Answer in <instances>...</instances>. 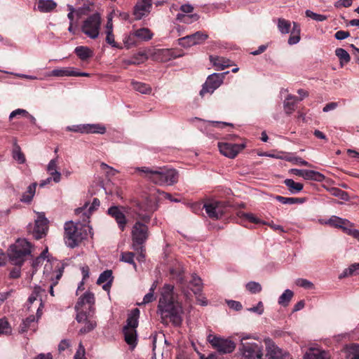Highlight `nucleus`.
I'll return each mask as SVG.
<instances>
[{"instance_id":"1","label":"nucleus","mask_w":359,"mask_h":359,"mask_svg":"<svg viewBox=\"0 0 359 359\" xmlns=\"http://www.w3.org/2000/svg\"><path fill=\"white\" fill-rule=\"evenodd\" d=\"M177 297L173 285L165 284L163 286L158 304V313L161 315L162 323L167 325L170 320L175 326L181 325L184 311Z\"/></svg>"},{"instance_id":"2","label":"nucleus","mask_w":359,"mask_h":359,"mask_svg":"<svg viewBox=\"0 0 359 359\" xmlns=\"http://www.w3.org/2000/svg\"><path fill=\"white\" fill-rule=\"evenodd\" d=\"M94 294L91 292H86L81 296L76 306L75 309L77 312L76 319L78 323H85V326L80 329L81 334L90 332L97 325L95 320L93 319L94 314Z\"/></svg>"},{"instance_id":"3","label":"nucleus","mask_w":359,"mask_h":359,"mask_svg":"<svg viewBox=\"0 0 359 359\" xmlns=\"http://www.w3.org/2000/svg\"><path fill=\"white\" fill-rule=\"evenodd\" d=\"M156 192L152 189L149 194L142 195L141 199L133 201L135 212L143 222L150 221V215L156 208Z\"/></svg>"},{"instance_id":"4","label":"nucleus","mask_w":359,"mask_h":359,"mask_svg":"<svg viewBox=\"0 0 359 359\" xmlns=\"http://www.w3.org/2000/svg\"><path fill=\"white\" fill-rule=\"evenodd\" d=\"M239 351L241 354V359H264L261 342L252 339L250 336L241 337Z\"/></svg>"},{"instance_id":"5","label":"nucleus","mask_w":359,"mask_h":359,"mask_svg":"<svg viewBox=\"0 0 359 359\" xmlns=\"http://www.w3.org/2000/svg\"><path fill=\"white\" fill-rule=\"evenodd\" d=\"M83 228L81 224H75L72 221L65 224L64 239L68 247L74 248L86 238V230H83Z\"/></svg>"},{"instance_id":"6","label":"nucleus","mask_w":359,"mask_h":359,"mask_svg":"<svg viewBox=\"0 0 359 359\" xmlns=\"http://www.w3.org/2000/svg\"><path fill=\"white\" fill-rule=\"evenodd\" d=\"M31 243L25 238L18 239L15 244L10 247L8 256L13 264L21 266L25 257L31 253Z\"/></svg>"},{"instance_id":"7","label":"nucleus","mask_w":359,"mask_h":359,"mask_svg":"<svg viewBox=\"0 0 359 359\" xmlns=\"http://www.w3.org/2000/svg\"><path fill=\"white\" fill-rule=\"evenodd\" d=\"M140 316V310L133 309L128 315L126 325L123 328L126 342L134 348L137 345V330L138 326V318Z\"/></svg>"},{"instance_id":"8","label":"nucleus","mask_w":359,"mask_h":359,"mask_svg":"<svg viewBox=\"0 0 359 359\" xmlns=\"http://www.w3.org/2000/svg\"><path fill=\"white\" fill-rule=\"evenodd\" d=\"M207 339L212 346L221 354L231 353L236 348V344L230 339L209 334Z\"/></svg>"},{"instance_id":"9","label":"nucleus","mask_w":359,"mask_h":359,"mask_svg":"<svg viewBox=\"0 0 359 359\" xmlns=\"http://www.w3.org/2000/svg\"><path fill=\"white\" fill-rule=\"evenodd\" d=\"M100 25V16L95 13L83 21L81 31L90 39H95L99 36Z\"/></svg>"},{"instance_id":"10","label":"nucleus","mask_w":359,"mask_h":359,"mask_svg":"<svg viewBox=\"0 0 359 359\" xmlns=\"http://www.w3.org/2000/svg\"><path fill=\"white\" fill-rule=\"evenodd\" d=\"M137 170L150 175H146L144 176L145 177H154L160 178L161 180H172L179 177L178 172L175 169L168 167L156 168L155 169L143 168L142 169L137 168Z\"/></svg>"},{"instance_id":"11","label":"nucleus","mask_w":359,"mask_h":359,"mask_svg":"<svg viewBox=\"0 0 359 359\" xmlns=\"http://www.w3.org/2000/svg\"><path fill=\"white\" fill-rule=\"evenodd\" d=\"M133 248L135 250H138V247L142 245L148 238V226L140 222H136L132 229Z\"/></svg>"},{"instance_id":"12","label":"nucleus","mask_w":359,"mask_h":359,"mask_svg":"<svg viewBox=\"0 0 359 359\" xmlns=\"http://www.w3.org/2000/svg\"><path fill=\"white\" fill-rule=\"evenodd\" d=\"M43 273L51 275L54 279L59 280L62 276L64 264L56 259H45Z\"/></svg>"},{"instance_id":"13","label":"nucleus","mask_w":359,"mask_h":359,"mask_svg":"<svg viewBox=\"0 0 359 359\" xmlns=\"http://www.w3.org/2000/svg\"><path fill=\"white\" fill-rule=\"evenodd\" d=\"M226 73L227 72L222 74L214 73L210 75L203 84L200 91V95L203 96L205 93H212L223 83L224 74Z\"/></svg>"},{"instance_id":"14","label":"nucleus","mask_w":359,"mask_h":359,"mask_svg":"<svg viewBox=\"0 0 359 359\" xmlns=\"http://www.w3.org/2000/svg\"><path fill=\"white\" fill-rule=\"evenodd\" d=\"M245 144H231L229 142H219L218 148L220 153L229 158H234L245 147Z\"/></svg>"},{"instance_id":"15","label":"nucleus","mask_w":359,"mask_h":359,"mask_svg":"<svg viewBox=\"0 0 359 359\" xmlns=\"http://www.w3.org/2000/svg\"><path fill=\"white\" fill-rule=\"evenodd\" d=\"M67 130L69 131L80 133H97L104 134L106 132V128L100 124H81L68 126Z\"/></svg>"},{"instance_id":"16","label":"nucleus","mask_w":359,"mask_h":359,"mask_svg":"<svg viewBox=\"0 0 359 359\" xmlns=\"http://www.w3.org/2000/svg\"><path fill=\"white\" fill-rule=\"evenodd\" d=\"M39 306L37 308V312H36V318L31 315L29 317H27L25 320H23L22 323L20 325V332L24 333L27 332L28 330H32L34 332L37 327V320L41 317V307L42 305V299L40 297L39 298Z\"/></svg>"},{"instance_id":"17","label":"nucleus","mask_w":359,"mask_h":359,"mask_svg":"<svg viewBox=\"0 0 359 359\" xmlns=\"http://www.w3.org/2000/svg\"><path fill=\"white\" fill-rule=\"evenodd\" d=\"M208 39V35L201 32L186 36L179 39V43L183 47H189L203 42Z\"/></svg>"},{"instance_id":"18","label":"nucleus","mask_w":359,"mask_h":359,"mask_svg":"<svg viewBox=\"0 0 359 359\" xmlns=\"http://www.w3.org/2000/svg\"><path fill=\"white\" fill-rule=\"evenodd\" d=\"M48 219L45 217L43 212L38 213L37 218L35 219V226L33 231L34 237L39 240L46 234L48 230Z\"/></svg>"},{"instance_id":"19","label":"nucleus","mask_w":359,"mask_h":359,"mask_svg":"<svg viewBox=\"0 0 359 359\" xmlns=\"http://www.w3.org/2000/svg\"><path fill=\"white\" fill-rule=\"evenodd\" d=\"M152 0H137L134 8L133 15L136 20H140L147 15L151 8Z\"/></svg>"},{"instance_id":"20","label":"nucleus","mask_w":359,"mask_h":359,"mask_svg":"<svg viewBox=\"0 0 359 359\" xmlns=\"http://www.w3.org/2000/svg\"><path fill=\"white\" fill-rule=\"evenodd\" d=\"M264 342L267 351L265 356L266 359H283L285 354L283 350L279 348L271 339H265Z\"/></svg>"},{"instance_id":"21","label":"nucleus","mask_w":359,"mask_h":359,"mask_svg":"<svg viewBox=\"0 0 359 359\" xmlns=\"http://www.w3.org/2000/svg\"><path fill=\"white\" fill-rule=\"evenodd\" d=\"M180 10L182 13H178L176 16L177 20L184 23H189L192 21L198 20L199 16L197 14L185 15L184 13H191L194 11V7L191 4L182 5Z\"/></svg>"},{"instance_id":"22","label":"nucleus","mask_w":359,"mask_h":359,"mask_svg":"<svg viewBox=\"0 0 359 359\" xmlns=\"http://www.w3.org/2000/svg\"><path fill=\"white\" fill-rule=\"evenodd\" d=\"M289 172L304 180H323L325 178L321 173L313 170L290 169Z\"/></svg>"},{"instance_id":"23","label":"nucleus","mask_w":359,"mask_h":359,"mask_svg":"<svg viewBox=\"0 0 359 359\" xmlns=\"http://www.w3.org/2000/svg\"><path fill=\"white\" fill-rule=\"evenodd\" d=\"M107 212L109 215H111L112 217L115 219L118 225L119 229L121 231H123L125 229L127 220L125 215L123 214V212L120 210L118 207L112 206L108 209Z\"/></svg>"},{"instance_id":"24","label":"nucleus","mask_w":359,"mask_h":359,"mask_svg":"<svg viewBox=\"0 0 359 359\" xmlns=\"http://www.w3.org/2000/svg\"><path fill=\"white\" fill-rule=\"evenodd\" d=\"M219 204V203L216 201L204 204L203 208L209 217L218 219L222 216L223 212Z\"/></svg>"},{"instance_id":"25","label":"nucleus","mask_w":359,"mask_h":359,"mask_svg":"<svg viewBox=\"0 0 359 359\" xmlns=\"http://www.w3.org/2000/svg\"><path fill=\"white\" fill-rule=\"evenodd\" d=\"M328 352L318 348L311 347L304 355V359H330Z\"/></svg>"},{"instance_id":"26","label":"nucleus","mask_w":359,"mask_h":359,"mask_svg":"<svg viewBox=\"0 0 359 359\" xmlns=\"http://www.w3.org/2000/svg\"><path fill=\"white\" fill-rule=\"evenodd\" d=\"M100 205V200L95 198L90 205L89 203H86L83 207L79 208L75 210V213L79 215L83 213L87 218H89V215L96 210Z\"/></svg>"},{"instance_id":"27","label":"nucleus","mask_w":359,"mask_h":359,"mask_svg":"<svg viewBox=\"0 0 359 359\" xmlns=\"http://www.w3.org/2000/svg\"><path fill=\"white\" fill-rule=\"evenodd\" d=\"M328 223L332 226L342 229L344 232L346 229H349L353 225L348 219H342L337 216H332L329 219Z\"/></svg>"},{"instance_id":"28","label":"nucleus","mask_w":359,"mask_h":359,"mask_svg":"<svg viewBox=\"0 0 359 359\" xmlns=\"http://www.w3.org/2000/svg\"><path fill=\"white\" fill-rule=\"evenodd\" d=\"M298 98L292 95H287L283 103V107L287 114H291L295 110L296 103Z\"/></svg>"},{"instance_id":"29","label":"nucleus","mask_w":359,"mask_h":359,"mask_svg":"<svg viewBox=\"0 0 359 359\" xmlns=\"http://www.w3.org/2000/svg\"><path fill=\"white\" fill-rule=\"evenodd\" d=\"M56 3L53 0H39L37 9L42 13L52 11L56 7Z\"/></svg>"},{"instance_id":"30","label":"nucleus","mask_w":359,"mask_h":359,"mask_svg":"<svg viewBox=\"0 0 359 359\" xmlns=\"http://www.w3.org/2000/svg\"><path fill=\"white\" fill-rule=\"evenodd\" d=\"M293 27L291 32V34L288 39V43L290 45H294L299 43L300 41V26L298 23L293 22Z\"/></svg>"},{"instance_id":"31","label":"nucleus","mask_w":359,"mask_h":359,"mask_svg":"<svg viewBox=\"0 0 359 359\" xmlns=\"http://www.w3.org/2000/svg\"><path fill=\"white\" fill-rule=\"evenodd\" d=\"M75 53L81 60H86L93 57V51L87 46H77L75 48Z\"/></svg>"},{"instance_id":"32","label":"nucleus","mask_w":359,"mask_h":359,"mask_svg":"<svg viewBox=\"0 0 359 359\" xmlns=\"http://www.w3.org/2000/svg\"><path fill=\"white\" fill-rule=\"evenodd\" d=\"M191 290L195 294H199L203 290V283L201 278L196 274H193L191 280H190Z\"/></svg>"},{"instance_id":"33","label":"nucleus","mask_w":359,"mask_h":359,"mask_svg":"<svg viewBox=\"0 0 359 359\" xmlns=\"http://www.w3.org/2000/svg\"><path fill=\"white\" fill-rule=\"evenodd\" d=\"M210 60L212 64L220 69H224L230 66V60L223 57L210 56Z\"/></svg>"},{"instance_id":"34","label":"nucleus","mask_w":359,"mask_h":359,"mask_svg":"<svg viewBox=\"0 0 359 359\" xmlns=\"http://www.w3.org/2000/svg\"><path fill=\"white\" fill-rule=\"evenodd\" d=\"M36 186H37L36 182H34V183L31 184L30 185H29L27 191L25 193H23L22 196V198H21L22 202L29 203L32 201V200L35 194V192H36Z\"/></svg>"},{"instance_id":"35","label":"nucleus","mask_w":359,"mask_h":359,"mask_svg":"<svg viewBox=\"0 0 359 359\" xmlns=\"http://www.w3.org/2000/svg\"><path fill=\"white\" fill-rule=\"evenodd\" d=\"M74 74V70L72 68L65 67L60 69H55L52 70L48 76H56V77H64V76H72Z\"/></svg>"},{"instance_id":"36","label":"nucleus","mask_w":359,"mask_h":359,"mask_svg":"<svg viewBox=\"0 0 359 359\" xmlns=\"http://www.w3.org/2000/svg\"><path fill=\"white\" fill-rule=\"evenodd\" d=\"M335 54L339 57L340 65L343 67L344 65L348 64L351 60L349 53L341 48H338L335 50Z\"/></svg>"},{"instance_id":"37","label":"nucleus","mask_w":359,"mask_h":359,"mask_svg":"<svg viewBox=\"0 0 359 359\" xmlns=\"http://www.w3.org/2000/svg\"><path fill=\"white\" fill-rule=\"evenodd\" d=\"M323 187L332 195L337 197H339V198L344 200V201H348L349 197L348 194L346 191H344L341 190L340 189L337 187H327L325 185H323Z\"/></svg>"},{"instance_id":"38","label":"nucleus","mask_w":359,"mask_h":359,"mask_svg":"<svg viewBox=\"0 0 359 359\" xmlns=\"http://www.w3.org/2000/svg\"><path fill=\"white\" fill-rule=\"evenodd\" d=\"M346 354L348 359H359V345L353 344L346 346Z\"/></svg>"},{"instance_id":"39","label":"nucleus","mask_w":359,"mask_h":359,"mask_svg":"<svg viewBox=\"0 0 359 359\" xmlns=\"http://www.w3.org/2000/svg\"><path fill=\"white\" fill-rule=\"evenodd\" d=\"M293 295L294 293L291 290H285L284 292L280 296L278 299V304L284 307L288 306Z\"/></svg>"},{"instance_id":"40","label":"nucleus","mask_w":359,"mask_h":359,"mask_svg":"<svg viewBox=\"0 0 359 359\" xmlns=\"http://www.w3.org/2000/svg\"><path fill=\"white\" fill-rule=\"evenodd\" d=\"M135 32L137 38L142 41L150 40L153 36L152 32L148 28H140Z\"/></svg>"},{"instance_id":"41","label":"nucleus","mask_w":359,"mask_h":359,"mask_svg":"<svg viewBox=\"0 0 359 359\" xmlns=\"http://www.w3.org/2000/svg\"><path fill=\"white\" fill-rule=\"evenodd\" d=\"M284 182L290 192L292 194L300 192L304 187L303 184L296 181H284Z\"/></svg>"},{"instance_id":"42","label":"nucleus","mask_w":359,"mask_h":359,"mask_svg":"<svg viewBox=\"0 0 359 359\" xmlns=\"http://www.w3.org/2000/svg\"><path fill=\"white\" fill-rule=\"evenodd\" d=\"M47 170L53 180H58L60 178L61 174L57 170V158L52 159L49 162Z\"/></svg>"},{"instance_id":"43","label":"nucleus","mask_w":359,"mask_h":359,"mask_svg":"<svg viewBox=\"0 0 359 359\" xmlns=\"http://www.w3.org/2000/svg\"><path fill=\"white\" fill-rule=\"evenodd\" d=\"M278 29L283 34H286L290 32L291 23L290 21L284 18H278L277 23Z\"/></svg>"},{"instance_id":"44","label":"nucleus","mask_w":359,"mask_h":359,"mask_svg":"<svg viewBox=\"0 0 359 359\" xmlns=\"http://www.w3.org/2000/svg\"><path fill=\"white\" fill-rule=\"evenodd\" d=\"M13 158L18 163H24L26 160L24 154L20 150V146L18 145L16 142L14 143V147L13 150Z\"/></svg>"},{"instance_id":"45","label":"nucleus","mask_w":359,"mask_h":359,"mask_svg":"<svg viewBox=\"0 0 359 359\" xmlns=\"http://www.w3.org/2000/svg\"><path fill=\"white\" fill-rule=\"evenodd\" d=\"M132 85L136 91L142 94H149L151 92V88L146 83L133 81Z\"/></svg>"},{"instance_id":"46","label":"nucleus","mask_w":359,"mask_h":359,"mask_svg":"<svg viewBox=\"0 0 359 359\" xmlns=\"http://www.w3.org/2000/svg\"><path fill=\"white\" fill-rule=\"evenodd\" d=\"M112 280H113L112 271L111 270H106L100 275V276L97 280V283L98 285H100V284L104 283L106 282L111 283Z\"/></svg>"},{"instance_id":"47","label":"nucleus","mask_w":359,"mask_h":359,"mask_svg":"<svg viewBox=\"0 0 359 359\" xmlns=\"http://www.w3.org/2000/svg\"><path fill=\"white\" fill-rule=\"evenodd\" d=\"M359 273V264H351L348 269H345L340 278L357 275Z\"/></svg>"},{"instance_id":"48","label":"nucleus","mask_w":359,"mask_h":359,"mask_svg":"<svg viewBox=\"0 0 359 359\" xmlns=\"http://www.w3.org/2000/svg\"><path fill=\"white\" fill-rule=\"evenodd\" d=\"M147 58L145 53H140L137 56H135L133 60H125L123 62L126 65H138L143 62Z\"/></svg>"},{"instance_id":"49","label":"nucleus","mask_w":359,"mask_h":359,"mask_svg":"<svg viewBox=\"0 0 359 359\" xmlns=\"http://www.w3.org/2000/svg\"><path fill=\"white\" fill-rule=\"evenodd\" d=\"M135 254L131 252H124L121 253V261L133 264L135 269L137 268V265L134 262Z\"/></svg>"},{"instance_id":"50","label":"nucleus","mask_w":359,"mask_h":359,"mask_svg":"<svg viewBox=\"0 0 359 359\" xmlns=\"http://www.w3.org/2000/svg\"><path fill=\"white\" fill-rule=\"evenodd\" d=\"M276 200L283 204H294L296 203H302L304 201L303 198H287L281 196H277L276 197Z\"/></svg>"},{"instance_id":"51","label":"nucleus","mask_w":359,"mask_h":359,"mask_svg":"<svg viewBox=\"0 0 359 359\" xmlns=\"http://www.w3.org/2000/svg\"><path fill=\"white\" fill-rule=\"evenodd\" d=\"M136 35L135 32L130 33V34L125 36L123 39V43L125 46L128 49L136 45Z\"/></svg>"},{"instance_id":"52","label":"nucleus","mask_w":359,"mask_h":359,"mask_svg":"<svg viewBox=\"0 0 359 359\" xmlns=\"http://www.w3.org/2000/svg\"><path fill=\"white\" fill-rule=\"evenodd\" d=\"M100 170L105 174L107 177H114L118 171L107 164L102 163L100 164Z\"/></svg>"},{"instance_id":"53","label":"nucleus","mask_w":359,"mask_h":359,"mask_svg":"<svg viewBox=\"0 0 359 359\" xmlns=\"http://www.w3.org/2000/svg\"><path fill=\"white\" fill-rule=\"evenodd\" d=\"M246 289L252 294H256L262 290V286L259 283L251 281L246 284Z\"/></svg>"},{"instance_id":"54","label":"nucleus","mask_w":359,"mask_h":359,"mask_svg":"<svg viewBox=\"0 0 359 359\" xmlns=\"http://www.w3.org/2000/svg\"><path fill=\"white\" fill-rule=\"evenodd\" d=\"M305 14L307 18H310L318 22L324 21L327 18L326 15L316 13L310 10H306Z\"/></svg>"},{"instance_id":"55","label":"nucleus","mask_w":359,"mask_h":359,"mask_svg":"<svg viewBox=\"0 0 359 359\" xmlns=\"http://www.w3.org/2000/svg\"><path fill=\"white\" fill-rule=\"evenodd\" d=\"M44 291L45 290H43L41 287H35L32 294L29 296L28 299V302L30 304H32L35 301L37 300L40 293Z\"/></svg>"},{"instance_id":"56","label":"nucleus","mask_w":359,"mask_h":359,"mask_svg":"<svg viewBox=\"0 0 359 359\" xmlns=\"http://www.w3.org/2000/svg\"><path fill=\"white\" fill-rule=\"evenodd\" d=\"M296 284L305 289H313L314 287L313 284L311 281L304 278H298L296 280Z\"/></svg>"},{"instance_id":"57","label":"nucleus","mask_w":359,"mask_h":359,"mask_svg":"<svg viewBox=\"0 0 359 359\" xmlns=\"http://www.w3.org/2000/svg\"><path fill=\"white\" fill-rule=\"evenodd\" d=\"M11 332V327L7 320L0 318V334H8Z\"/></svg>"},{"instance_id":"58","label":"nucleus","mask_w":359,"mask_h":359,"mask_svg":"<svg viewBox=\"0 0 359 359\" xmlns=\"http://www.w3.org/2000/svg\"><path fill=\"white\" fill-rule=\"evenodd\" d=\"M85 348L81 342L79 343L78 349L74 355V359H86L85 357Z\"/></svg>"},{"instance_id":"59","label":"nucleus","mask_w":359,"mask_h":359,"mask_svg":"<svg viewBox=\"0 0 359 359\" xmlns=\"http://www.w3.org/2000/svg\"><path fill=\"white\" fill-rule=\"evenodd\" d=\"M28 115V111H27L25 109H15L14 111H13L11 114H10V116H9V118L10 119H12L18 116H27Z\"/></svg>"},{"instance_id":"60","label":"nucleus","mask_w":359,"mask_h":359,"mask_svg":"<svg viewBox=\"0 0 359 359\" xmlns=\"http://www.w3.org/2000/svg\"><path fill=\"white\" fill-rule=\"evenodd\" d=\"M154 299H155L154 294L151 292H149V293H147V294L144 295L142 302L139 304V305L140 306L142 304H149L150 302H152Z\"/></svg>"},{"instance_id":"61","label":"nucleus","mask_w":359,"mask_h":359,"mask_svg":"<svg viewBox=\"0 0 359 359\" xmlns=\"http://www.w3.org/2000/svg\"><path fill=\"white\" fill-rule=\"evenodd\" d=\"M106 41L113 47H118L114 40L113 32H106Z\"/></svg>"},{"instance_id":"62","label":"nucleus","mask_w":359,"mask_h":359,"mask_svg":"<svg viewBox=\"0 0 359 359\" xmlns=\"http://www.w3.org/2000/svg\"><path fill=\"white\" fill-rule=\"evenodd\" d=\"M350 36V34L348 32H346V31H342V30H340V31H337L335 34H334V36L335 38L337 39V40H343V39H345L346 38H348V36Z\"/></svg>"},{"instance_id":"63","label":"nucleus","mask_w":359,"mask_h":359,"mask_svg":"<svg viewBox=\"0 0 359 359\" xmlns=\"http://www.w3.org/2000/svg\"><path fill=\"white\" fill-rule=\"evenodd\" d=\"M47 250L43 251L39 257H38L32 263V266L34 269L36 268L41 262H45L44 255Z\"/></svg>"},{"instance_id":"64","label":"nucleus","mask_w":359,"mask_h":359,"mask_svg":"<svg viewBox=\"0 0 359 359\" xmlns=\"http://www.w3.org/2000/svg\"><path fill=\"white\" fill-rule=\"evenodd\" d=\"M345 233L357 239L359 241V230L353 229H346Z\"/></svg>"}]
</instances>
